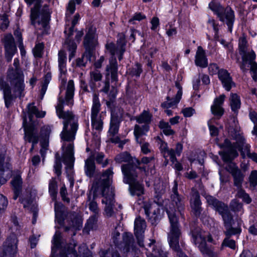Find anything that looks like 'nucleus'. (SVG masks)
Returning a JSON list of instances; mask_svg holds the SVG:
<instances>
[{
    "mask_svg": "<svg viewBox=\"0 0 257 257\" xmlns=\"http://www.w3.org/2000/svg\"><path fill=\"white\" fill-rule=\"evenodd\" d=\"M62 167V164L61 161H59V159L57 160H55V164L54 165V169L55 170V173L57 174L58 176L60 175L61 172V169Z\"/></svg>",
    "mask_w": 257,
    "mask_h": 257,
    "instance_id": "62",
    "label": "nucleus"
},
{
    "mask_svg": "<svg viewBox=\"0 0 257 257\" xmlns=\"http://www.w3.org/2000/svg\"><path fill=\"white\" fill-rule=\"evenodd\" d=\"M74 160L73 146L72 144H69L67 147L66 151L63 154V161L67 168L71 169L73 166Z\"/></svg>",
    "mask_w": 257,
    "mask_h": 257,
    "instance_id": "25",
    "label": "nucleus"
},
{
    "mask_svg": "<svg viewBox=\"0 0 257 257\" xmlns=\"http://www.w3.org/2000/svg\"><path fill=\"white\" fill-rule=\"evenodd\" d=\"M96 28L92 26L89 27L84 38L83 44L85 48H93L95 47L96 41Z\"/></svg>",
    "mask_w": 257,
    "mask_h": 257,
    "instance_id": "23",
    "label": "nucleus"
},
{
    "mask_svg": "<svg viewBox=\"0 0 257 257\" xmlns=\"http://www.w3.org/2000/svg\"><path fill=\"white\" fill-rule=\"evenodd\" d=\"M221 212H218L221 216L223 220L226 231L224 232L226 236L230 237L232 235L239 234L241 232L240 227H233L234 224L233 216L228 210V206L224 207Z\"/></svg>",
    "mask_w": 257,
    "mask_h": 257,
    "instance_id": "14",
    "label": "nucleus"
},
{
    "mask_svg": "<svg viewBox=\"0 0 257 257\" xmlns=\"http://www.w3.org/2000/svg\"><path fill=\"white\" fill-rule=\"evenodd\" d=\"M60 194L61 195L62 200L64 201H66L67 203H69L70 199H69V198L66 197V195L67 194V191L65 186L62 187L61 188Z\"/></svg>",
    "mask_w": 257,
    "mask_h": 257,
    "instance_id": "58",
    "label": "nucleus"
},
{
    "mask_svg": "<svg viewBox=\"0 0 257 257\" xmlns=\"http://www.w3.org/2000/svg\"><path fill=\"white\" fill-rule=\"evenodd\" d=\"M174 185L172 188L173 194L171 195V200L173 205L175 206L179 212H181L184 209L183 197L181 196L178 192V184L177 181H174Z\"/></svg>",
    "mask_w": 257,
    "mask_h": 257,
    "instance_id": "24",
    "label": "nucleus"
},
{
    "mask_svg": "<svg viewBox=\"0 0 257 257\" xmlns=\"http://www.w3.org/2000/svg\"><path fill=\"white\" fill-rule=\"evenodd\" d=\"M94 159L95 154H91L90 156L85 162V173L86 175L90 178H91L94 176L95 171Z\"/></svg>",
    "mask_w": 257,
    "mask_h": 257,
    "instance_id": "30",
    "label": "nucleus"
},
{
    "mask_svg": "<svg viewBox=\"0 0 257 257\" xmlns=\"http://www.w3.org/2000/svg\"><path fill=\"white\" fill-rule=\"evenodd\" d=\"M44 45L43 43H39L36 45L33 49L34 56L36 57H41Z\"/></svg>",
    "mask_w": 257,
    "mask_h": 257,
    "instance_id": "49",
    "label": "nucleus"
},
{
    "mask_svg": "<svg viewBox=\"0 0 257 257\" xmlns=\"http://www.w3.org/2000/svg\"><path fill=\"white\" fill-rule=\"evenodd\" d=\"M233 139L236 141L235 143L231 144L229 140L225 139L222 145L223 150L222 151L219 152V154L224 162L232 161L238 156V154L236 149L240 152L241 155L243 158H244L245 146L248 145L245 144L244 138L239 135Z\"/></svg>",
    "mask_w": 257,
    "mask_h": 257,
    "instance_id": "6",
    "label": "nucleus"
},
{
    "mask_svg": "<svg viewBox=\"0 0 257 257\" xmlns=\"http://www.w3.org/2000/svg\"><path fill=\"white\" fill-rule=\"evenodd\" d=\"M78 252L76 257H92L91 252L84 245L79 246Z\"/></svg>",
    "mask_w": 257,
    "mask_h": 257,
    "instance_id": "42",
    "label": "nucleus"
},
{
    "mask_svg": "<svg viewBox=\"0 0 257 257\" xmlns=\"http://www.w3.org/2000/svg\"><path fill=\"white\" fill-rule=\"evenodd\" d=\"M225 97V95L222 94L215 98L214 104L211 107L212 113L219 117L223 114L224 110L223 108L221 107V105L223 103Z\"/></svg>",
    "mask_w": 257,
    "mask_h": 257,
    "instance_id": "28",
    "label": "nucleus"
},
{
    "mask_svg": "<svg viewBox=\"0 0 257 257\" xmlns=\"http://www.w3.org/2000/svg\"><path fill=\"white\" fill-rule=\"evenodd\" d=\"M152 115L148 111L144 110L143 112L136 117V119L139 123L149 124L151 121Z\"/></svg>",
    "mask_w": 257,
    "mask_h": 257,
    "instance_id": "37",
    "label": "nucleus"
},
{
    "mask_svg": "<svg viewBox=\"0 0 257 257\" xmlns=\"http://www.w3.org/2000/svg\"><path fill=\"white\" fill-rule=\"evenodd\" d=\"M207 23L208 24H210L211 25V26H212V27L213 28L214 31H215V36H217L218 31H219V29L218 27V25L217 24H216L215 20L213 19H209L207 21Z\"/></svg>",
    "mask_w": 257,
    "mask_h": 257,
    "instance_id": "63",
    "label": "nucleus"
},
{
    "mask_svg": "<svg viewBox=\"0 0 257 257\" xmlns=\"http://www.w3.org/2000/svg\"><path fill=\"white\" fill-rule=\"evenodd\" d=\"M154 204H147L144 205V210L145 212V214L149 216L151 213H153L154 215H156L157 213L158 212L159 209H158L156 211V210H154L153 208L154 207Z\"/></svg>",
    "mask_w": 257,
    "mask_h": 257,
    "instance_id": "53",
    "label": "nucleus"
},
{
    "mask_svg": "<svg viewBox=\"0 0 257 257\" xmlns=\"http://www.w3.org/2000/svg\"><path fill=\"white\" fill-rule=\"evenodd\" d=\"M190 203L194 214L196 217L199 216L202 210L201 207V202L200 199L199 193L197 190L194 188L191 189Z\"/></svg>",
    "mask_w": 257,
    "mask_h": 257,
    "instance_id": "21",
    "label": "nucleus"
},
{
    "mask_svg": "<svg viewBox=\"0 0 257 257\" xmlns=\"http://www.w3.org/2000/svg\"><path fill=\"white\" fill-rule=\"evenodd\" d=\"M209 70L212 74L217 72L218 78L226 90L230 91L231 87L235 86V83L226 70L223 69L219 70V67L216 64H211L209 67Z\"/></svg>",
    "mask_w": 257,
    "mask_h": 257,
    "instance_id": "16",
    "label": "nucleus"
},
{
    "mask_svg": "<svg viewBox=\"0 0 257 257\" xmlns=\"http://www.w3.org/2000/svg\"><path fill=\"white\" fill-rule=\"evenodd\" d=\"M5 50V57L8 62H10L17 51L15 40L12 34L6 35L3 40Z\"/></svg>",
    "mask_w": 257,
    "mask_h": 257,
    "instance_id": "20",
    "label": "nucleus"
},
{
    "mask_svg": "<svg viewBox=\"0 0 257 257\" xmlns=\"http://www.w3.org/2000/svg\"><path fill=\"white\" fill-rule=\"evenodd\" d=\"M49 191L52 197V199L55 200L56 198L57 193V183L55 179L51 180L49 185Z\"/></svg>",
    "mask_w": 257,
    "mask_h": 257,
    "instance_id": "39",
    "label": "nucleus"
},
{
    "mask_svg": "<svg viewBox=\"0 0 257 257\" xmlns=\"http://www.w3.org/2000/svg\"><path fill=\"white\" fill-rule=\"evenodd\" d=\"M182 112L185 117H190L195 112V110L192 107H187L182 110Z\"/></svg>",
    "mask_w": 257,
    "mask_h": 257,
    "instance_id": "59",
    "label": "nucleus"
},
{
    "mask_svg": "<svg viewBox=\"0 0 257 257\" xmlns=\"http://www.w3.org/2000/svg\"><path fill=\"white\" fill-rule=\"evenodd\" d=\"M236 196L242 198L243 201L247 204L250 203L251 201V199L249 195L241 188L238 189Z\"/></svg>",
    "mask_w": 257,
    "mask_h": 257,
    "instance_id": "46",
    "label": "nucleus"
},
{
    "mask_svg": "<svg viewBox=\"0 0 257 257\" xmlns=\"http://www.w3.org/2000/svg\"><path fill=\"white\" fill-rule=\"evenodd\" d=\"M98 216V215H92L89 217L83 230L84 233L88 234L91 230H93L97 229Z\"/></svg>",
    "mask_w": 257,
    "mask_h": 257,
    "instance_id": "34",
    "label": "nucleus"
},
{
    "mask_svg": "<svg viewBox=\"0 0 257 257\" xmlns=\"http://www.w3.org/2000/svg\"><path fill=\"white\" fill-rule=\"evenodd\" d=\"M105 47L112 55L111 58L112 57L115 58L114 55L119 50V48L118 47L117 43L116 44V46L113 43H107L105 45Z\"/></svg>",
    "mask_w": 257,
    "mask_h": 257,
    "instance_id": "45",
    "label": "nucleus"
},
{
    "mask_svg": "<svg viewBox=\"0 0 257 257\" xmlns=\"http://www.w3.org/2000/svg\"><path fill=\"white\" fill-rule=\"evenodd\" d=\"M100 103L98 99V95L94 93L93 96V105L91 108V117L94 118L98 116L100 111Z\"/></svg>",
    "mask_w": 257,
    "mask_h": 257,
    "instance_id": "36",
    "label": "nucleus"
},
{
    "mask_svg": "<svg viewBox=\"0 0 257 257\" xmlns=\"http://www.w3.org/2000/svg\"><path fill=\"white\" fill-rule=\"evenodd\" d=\"M146 227V221L140 217L137 218L135 221V234L138 240V243L141 247L144 246L143 243V233Z\"/></svg>",
    "mask_w": 257,
    "mask_h": 257,
    "instance_id": "22",
    "label": "nucleus"
},
{
    "mask_svg": "<svg viewBox=\"0 0 257 257\" xmlns=\"http://www.w3.org/2000/svg\"><path fill=\"white\" fill-rule=\"evenodd\" d=\"M66 43H67L69 51H75L77 46L76 43L73 40H68L67 39Z\"/></svg>",
    "mask_w": 257,
    "mask_h": 257,
    "instance_id": "64",
    "label": "nucleus"
},
{
    "mask_svg": "<svg viewBox=\"0 0 257 257\" xmlns=\"http://www.w3.org/2000/svg\"><path fill=\"white\" fill-rule=\"evenodd\" d=\"M170 223V231L168 234V240L170 247L175 252V257H188L181 250L179 245V240L181 236L180 225L176 213L167 211Z\"/></svg>",
    "mask_w": 257,
    "mask_h": 257,
    "instance_id": "5",
    "label": "nucleus"
},
{
    "mask_svg": "<svg viewBox=\"0 0 257 257\" xmlns=\"http://www.w3.org/2000/svg\"><path fill=\"white\" fill-rule=\"evenodd\" d=\"M23 127L25 131V140L29 143H32V146L35 147L39 141L38 132L33 125H28L27 124L26 115L23 116Z\"/></svg>",
    "mask_w": 257,
    "mask_h": 257,
    "instance_id": "19",
    "label": "nucleus"
},
{
    "mask_svg": "<svg viewBox=\"0 0 257 257\" xmlns=\"http://www.w3.org/2000/svg\"><path fill=\"white\" fill-rule=\"evenodd\" d=\"M34 104V103H30L28 104L27 107L29 118L31 122L32 121L34 115H35L37 117H41L44 116V115H40L38 108L36 106L33 105Z\"/></svg>",
    "mask_w": 257,
    "mask_h": 257,
    "instance_id": "38",
    "label": "nucleus"
},
{
    "mask_svg": "<svg viewBox=\"0 0 257 257\" xmlns=\"http://www.w3.org/2000/svg\"><path fill=\"white\" fill-rule=\"evenodd\" d=\"M205 197L208 204L212 206L218 212H221V210H223L224 207L227 206L223 202L219 201L217 198L210 195H206Z\"/></svg>",
    "mask_w": 257,
    "mask_h": 257,
    "instance_id": "33",
    "label": "nucleus"
},
{
    "mask_svg": "<svg viewBox=\"0 0 257 257\" xmlns=\"http://www.w3.org/2000/svg\"><path fill=\"white\" fill-rule=\"evenodd\" d=\"M249 147L250 146L249 145L245 146L244 156L246 155L248 158L251 159L257 163V154L255 153H250Z\"/></svg>",
    "mask_w": 257,
    "mask_h": 257,
    "instance_id": "51",
    "label": "nucleus"
},
{
    "mask_svg": "<svg viewBox=\"0 0 257 257\" xmlns=\"http://www.w3.org/2000/svg\"><path fill=\"white\" fill-rule=\"evenodd\" d=\"M61 237L60 232L57 231L53 238L51 257H76L77 252L75 249L76 244L71 243L62 247Z\"/></svg>",
    "mask_w": 257,
    "mask_h": 257,
    "instance_id": "8",
    "label": "nucleus"
},
{
    "mask_svg": "<svg viewBox=\"0 0 257 257\" xmlns=\"http://www.w3.org/2000/svg\"><path fill=\"white\" fill-rule=\"evenodd\" d=\"M85 49L86 51L83 55L82 58L84 59L85 64H86L88 61L91 62L94 59L93 48L88 47L85 48Z\"/></svg>",
    "mask_w": 257,
    "mask_h": 257,
    "instance_id": "41",
    "label": "nucleus"
},
{
    "mask_svg": "<svg viewBox=\"0 0 257 257\" xmlns=\"http://www.w3.org/2000/svg\"><path fill=\"white\" fill-rule=\"evenodd\" d=\"M179 101H177V99L175 97L173 101L170 102H164L162 103L161 106L163 108H169L173 106L174 105H176Z\"/></svg>",
    "mask_w": 257,
    "mask_h": 257,
    "instance_id": "60",
    "label": "nucleus"
},
{
    "mask_svg": "<svg viewBox=\"0 0 257 257\" xmlns=\"http://www.w3.org/2000/svg\"><path fill=\"white\" fill-rule=\"evenodd\" d=\"M208 124L210 130V135L212 137L217 136L218 134V130L217 127H215L213 125L211 124L210 120L208 121Z\"/></svg>",
    "mask_w": 257,
    "mask_h": 257,
    "instance_id": "57",
    "label": "nucleus"
},
{
    "mask_svg": "<svg viewBox=\"0 0 257 257\" xmlns=\"http://www.w3.org/2000/svg\"><path fill=\"white\" fill-rule=\"evenodd\" d=\"M66 56L64 51L61 50L58 53L59 67L61 73H62L64 68L65 67Z\"/></svg>",
    "mask_w": 257,
    "mask_h": 257,
    "instance_id": "40",
    "label": "nucleus"
},
{
    "mask_svg": "<svg viewBox=\"0 0 257 257\" xmlns=\"http://www.w3.org/2000/svg\"><path fill=\"white\" fill-rule=\"evenodd\" d=\"M149 130V124L145 123L142 126H140L138 124H136L134 128V134H137L136 135H144Z\"/></svg>",
    "mask_w": 257,
    "mask_h": 257,
    "instance_id": "43",
    "label": "nucleus"
},
{
    "mask_svg": "<svg viewBox=\"0 0 257 257\" xmlns=\"http://www.w3.org/2000/svg\"><path fill=\"white\" fill-rule=\"evenodd\" d=\"M239 53L241 56L242 61L240 64V68L245 73L247 71V64H252V67L256 68V63L255 61L256 55L254 52L251 50L248 51L247 41L244 38H240L238 44Z\"/></svg>",
    "mask_w": 257,
    "mask_h": 257,
    "instance_id": "11",
    "label": "nucleus"
},
{
    "mask_svg": "<svg viewBox=\"0 0 257 257\" xmlns=\"http://www.w3.org/2000/svg\"><path fill=\"white\" fill-rule=\"evenodd\" d=\"M228 162V163L224 167L225 169L232 176L234 185L238 189L241 188L244 175L235 163L232 161Z\"/></svg>",
    "mask_w": 257,
    "mask_h": 257,
    "instance_id": "18",
    "label": "nucleus"
},
{
    "mask_svg": "<svg viewBox=\"0 0 257 257\" xmlns=\"http://www.w3.org/2000/svg\"><path fill=\"white\" fill-rule=\"evenodd\" d=\"M112 89L113 92H112V91L110 92L111 98L109 101L106 102V104L107 107L110 108L111 111V119L109 132L114 136L118 133L119 124L122 120L123 110L120 107L115 106L114 104L113 99L115 97L116 90L114 87Z\"/></svg>",
    "mask_w": 257,
    "mask_h": 257,
    "instance_id": "9",
    "label": "nucleus"
},
{
    "mask_svg": "<svg viewBox=\"0 0 257 257\" xmlns=\"http://www.w3.org/2000/svg\"><path fill=\"white\" fill-rule=\"evenodd\" d=\"M74 93V82L72 80H70L67 84L65 99L60 97L59 103L56 106V112L59 117L64 119L61 138L62 140L67 142H71L74 140L78 126V121L75 119V116L72 112H65L63 110L65 101L68 105H73Z\"/></svg>",
    "mask_w": 257,
    "mask_h": 257,
    "instance_id": "1",
    "label": "nucleus"
},
{
    "mask_svg": "<svg viewBox=\"0 0 257 257\" xmlns=\"http://www.w3.org/2000/svg\"><path fill=\"white\" fill-rule=\"evenodd\" d=\"M112 176H108L107 180H106L107 189L104 193V191L102 192V197L103 198L101 201L102 203L106 204L104 210L106 215L108 217L111 216L113 214V206H114V194L112 189L110 188Z\"/></svg>",
    "mask_w": 257,
    "mask_h": 257,
    "instance_id": "15",
    "label": "nucleus"
},
{
    "mask_svg": "<svg viewBox=\"0 0 257 257\" xmlns=\"http://www.w3.org/2000/svg\"><path fill=\"white\" fill-rule=\"evenodd\" d=\"M230 104L231 109L236 112L240 107L241 102L239 96L236 93H231L230 97Z\"/></svg>",
    "mask_w": 257,
    "mask_h": 257,
    "instance_id": "35",
    "label": "nucleus"
},
{
    "mask_svg": "<svg viewBox=\"0 0 257 257\" xmlns=\"http://www.w3.org/2000/svg\"><path fill=\"white\" fill-rule=\"evenodd\" d=\"M18 242L16 234H11L4 244L2 257H14L17 252Z\"/></svg>",
    "mask_w": 257,
    "mask_h": 257,
    "instance_id": "17",
    "label": "nucleus"
},
{
    "mask_svg": "<svg viewBox=\"0 0 257 257\" xmlns=\"http://www.w3.org/2000/svg\"><path fill=\"white\" fill-rule=\"evenodd\" d=\"M106 70L107 75H110L111 82H116L117 78V64L115 58H111L109 61V64L107 66Z\"/></svg>",
    "mask_w": 257,
    "mask_h": 257,
    "instance_id": "26",
    "label": "nucleus"
},
{
    "mask_svg": "<svg viewBox=\"0 0 257 257\" xmlns=\"http://www.w3.org/2000/svg\"><path fill=\"white\" fill-rule=\"evenodd\" d=\"M135 241L132 234L125 232L122 235V244H123V250L128 252L131 249H135Z\"/></svg>",
    "mask_w": 257,
    "mask_h": 257,
    "instance_id": "29",
    "label": "nucleus"
},
{
    "mask_svg": "<svg viewBox=\"0 0 257 257\" xmlns=\"http://www.w3.org/2000/svg\"><path fill=\"white\" fill-rule=\"evenodd\" d=\"M82 219L78 213L73 212L68 213L66 216L65 222L63 224L65 232L71 231L72 235H75L76 231L82 227Z\"/></svg>",
    "mask_w": 257,
    "mask_h": 257,
    "instance_id": "13",
    "label": "nucleus"
},
{
    "mask_svg": "<svg viewBox=\"0 0 257 257\" xmlns=\"http://www.w3.org/2000/svg\"><path fill=\"white\" fill-rule=\"evenodd\" d=\"M7 79L11 86L6 82H3L1 88L3 90L6 106L7 108L11 105L12 101L17 97L23 96L25 89L24 74L20 68L19 60L15 59L14 67L10 66L7 72Z\"/></svg>",
    "mask_w": 257,
    "mask_h": 257,
    "instance_id": "2",
    "label": "nucleus"
},
{
    "mask_svg": "<svg viewBox=\"0 0 257 257\" xmlns=\"http://www.w3.org/2000/svg\"><path fill=\"white\" fill-rule=\"evenodd\" d=\"M230 207L233 211H239L242 208V204L236 199L232 200L230 204Z\"/></svg>",
    "mask_w": 257,
    "mask_h": 257,
    "instance_id": "48",
    "label": "nucleus"
},
{
    "mask_svg": "<svg viewBox=\"0 0 257 257\" xmlns=\"http://www.w3.org/2000/svg\"><path fill=\"white\" fill-rule=\"evenodd\" d=\"M8 205V201L6 198L0 194V214L3 213Z\"/></svg>",
    "mask_w": 257,
    "mask_h": 257,
    "instance_id": "55",
    "label": "nucleus"
},
{
    "mask_svg": "<svg viewBox=\"0 0 257 257\" xmlns=\"http://www.w3.org/2000/svg\"><path fill=\"white\" fill-rule=\"evenodd\" d=\"M117 45L118 47L119 48V50L118 51L119 53L118 59L119 60H121L122 58V55L125 51L124 46L125 45V42L124 38L123 37H120L117 41Z\"/></svg>",
    "mask_w": 257,
    "mask_h": 257,
    "instance_id": "47",
    "label": "nucleus"
},
{
    "mask_svg": "<svg viewBox=\"0 0 257 257\" xmlns=\"http://www.w3.org/2000/svg\"><path fill=\"white\" fill-rule=\"evenodd\" d=\"M230 237L227 236L225 238L222 243V247L224 246H228L232 249H234L235 247V242L233 239H230Z\"/></svg>",
    "mask_w": 257,
    "mask_h": 257,
    "instance_id": "54",
    "label": "nucleus"
},
{
    "mask_svg": "<svg viewBox=\"0 0 257 257\" xmlns=\"http://www.w3.org/2000/svg\"><path fill=\"white\" fill-rule=\"evenodd\" d=\"M249 181L251 187L254 188L257 186V171H252L249 176Z\"/></svg>",
    "mask_w": 257,
    "mask_h": 257,
    "instance_id": "50",
    "label": "nucleus"
},
{
    "mask_svg": "<svg viewBox=\"0 0 257 257\" xmlns=\"http://www.w3.org/2000/svg\"><path fill=\"white\" fill-rule=\"evenodd\" d=\"M209 8L218 17L219 20L226 24L228 31L231 33L235 20L233 11L230 7L224 8L219 3L212 1L209 4Z\"/></svg>",
    "mask_w": 257,
    "mask_h": 257,
    "instance_id": "10",
    "label": "nucleus"
},
{
    "mask_svg": "<svg viewBox=\"0 0 257 257\" xmlns=\"http://www.w3.org/2000/svg\"><path fill=\"white\" fill-rule=\"evenodd\" d=\"M41 0H25L26 3L29 6L31 5L34 1H36L34 8L31 10V24L34 26L37 30H42V35L46 33V31L48 29V24L50 19V13L49 9L47 6H45L40 13L41 16V21H39L37 25H36L35 20L38 17L39 9L40 8V3Z\"/></svg>",
    "mask_w": 257,
    "mask_h": 257,
    "instance_id": "7",
    "label": "nucleus"
},
{
    "mask_svg": "<svg viewBox=\"0 0 257 257\" xmlns=\"http://www.w3.org/2000/svg\"><path fill=\"white\" fill-rule=\"evenodd\" d=\"M90 75L91 79L94 81H100L102 78V75L98 70L91 72Z\"/></svg>",
    "mask_w": 257,
    "mask_h": 257,
    "instance_id": "56",
    "label": "nucleus"
},
{
    "mask_svg": "<svg viewBox=\"0 0 257 257\" xmlns=\"http://www.w3.org/2000/svg\"><path fill=\"white\" fill-rule=\"evenodd\" d=\"M195 62L197 66L202 68L206 67L208 65L205 52L201 46H199L197 48Z\"/></svg>",
    "mask_w": 257,
    "mask_h": 257,
    "instance_id": "31",
    "label": "nucleus"
},
{
    "mask_svg": "<svg viewBox=\"0 0 257 257\" xmlns=\"http://www.w3.org/2000/svg\"><path fill=\"white\" fill-rule=\"evenodd\" d=\"M55 221L61 226H63L65 221L64 220L66 216L65 207L63 204L58 203L57 201L55 203Z\"/></svg>",
    "mask_w": 257,
    "mask_h": 257,
    "instance_id": "27",
    "label": "nucleus"
},
{
    "mask_svg": "<svg viewBox=\"0 0 257 257\" xmlns=\"http://www.w3.org/2000/svg\"><path fill=\"white\" fill-rule=\"evenodd\" d=\"M0 17L1 20L3 21V23L0 26V29L3 31H5L8 28L10 23L8 18V15L6 14H4L2 16H0Z\"/></svg>",
    "mask_w": 257,
    "mask_h": 257,
    "instance_id": "52",
    "label": "nucleus"
},
{
    "mask_svg": "<svg viewBox=\"0 0 257 257\" xmlns=\"http://www.w3.org/2000/svg\"><path fill=\"white\" fill-rule=\"evenodd\" d=\"M191 233L194 243L198 245V247L201 252L209 257H216L217 254L213 252L206 244L205 237L202 234L201 229L198 227H193L191 228Z\"/></svg>",
    "mask_w": 257,
    "mask_h": 257,
    "instance_id": "12",
    "label": "nucleus"
},
{
    "mask_svg": "<svg viewBox=\"0 0 257 257\" xmlns=\"http://www.w3.org/2000/svg\"><path fill=\"white\" fill-rule=\"evenodd\" d=\"M92 125L96 130H101L102 128L103 121L101 116H96L94 118L91 117Z\"/></svg>",
    "mask_w": 257,
    "mask_h": 257,
    "instance_id": "44",
    "label": "nucleus"
},
{
    "mask_svg": "<svg viewBox=\"0 0 257 257\" xmlns=\"http://www.w3.org/2000/svg\"><path fill=\"white\" fill-rule=\"evenodd\" d=\"M11 183L14 193L13 198L14 200H16L22 192L23 182L21 176L19 174L15 175L12 180Z\"/></svg>",
    "mask_w": 257,
    "mask_h": 257,
    "instance_id": "32",
    "label": "nucleus"
},
{
    "mask_svg": "<svg viewBox=\"0 0 257 257\" xmlns=\"http://www.w3.org/2000/svg\"><path fill=\"white\" fill-rule=\"evenodd\" d=\"M115 161L118 163L127 162L121 166L123 175V181L129 184V190L132 195L140 196L144 193V188L138 181V174L137 168L140 162L136 158H133L127 152H123L117 155Z\"/></svg>",
    "mask_w": 257,
    "mask_h": 257,
    "instance_id": "3",
    "label": "nucleus"
},
{
    "mask_svg": "<svg viewBox=\"0 0 257 257\" xmlns=\"http://www.w3.org/2000/svg\"><path fill=\"white\" fill-rule=\"evenodd\" d=\"M112 174L111 169L109 168L105 170L100 178L93 183L91 188L87 194L86 205L88 207L89 210L94 213L93 215H99L100 209L95 199L98 194H101L102 196V192L106 191L107 189L106 180H107L108 176H112Z\"/></svg>",
    "mask_w": 257,
    "mask_h": 257,
    "instance_id": "4",
    "label": "nucleus"
},
{
    "mask_svg": "<svg viewBox=\"0 0 257 257\" xmlns=\"http://www.w3.org/2000/svg\"><path fill=\"white\" fill-rule=\"evenodd\" d=\"M142 72V69L141 65L139 63H137L135 65V67L133 68V69L132 73L138 77L140 76Z\"/></svg>",
    "mask_w": 257,
    "mask_h": 257,
    "instance_id": "61",
    "label": "nucleus"
}]
</instances>
